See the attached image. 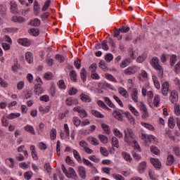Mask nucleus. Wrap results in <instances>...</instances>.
Wrapping results in <instances>:
<instances>
[{
  "label": "nucleus",
  "instance_id": "obj_39",
  "mask_svg": "<svg viewBox=\"0 0 180 180\" xmlns=\"http://www.w3.org/2000/svg\"><path fill=\"white\" fill-rule=\"evenodd\" d=\"M72 122H73L74 126H75L76 127H78L82 124L81 120H79L78 117H74L72 118Z\"/></svg>",
  "mask_w": 180,
  "mask_h": 180
},
{
  "label": "nucleus",
  "instance_id": "obj_53",
  "mask_svg": "<svg viewBox=\"0 0 180 180\" xmlns=\"http://www.w3.org/2000/svg\"><path fill=\"white\" fill-rule=\"evenodd\" d=\"M101 127L105 131L107 134H110V128H109V126L106 124H101Z\"/></svg>",
  "mask_w": 180,
  "mask_h": 180
},
{
  "label": "nucleus",
  "instance_id": "obj_2",
  "mask_svg": "<svg viewBox=\"0 0 180 180\" xmlns=\"http://www.w3.org/2000/svg\"><path fill=\"white\" fill-rule=\"evenodd\" d=\"M151 65L158 72V77L159 78H162L164 76V69L162 66L160 65V60L157 57H153L151 60Z\"/></svg>",
  "mask_w": 180,
  "mask_h": 180
},
{
  "label": "nucleus",
  "instance_id": "obj_52",
  "mask_svg": "<svg viewBox=\"0 0 180 180\" xmlns=\"http://www.w3.org/2000/svg\"><path fill=\"white\" fill-rule=\"evenodd\" d=\"M150 151L155 155H160V150L158 149V148H157V146H151Z\"/></svg>",
  "mask_w": 180,
  "mask_h": 180
},
{
  "label": "nucleus",
  "instance_id": "obj_64",
  "mask_svg": "<svg viewBox=\"0 0 180 180\" xmlns=\"http://www.w3.org/2000/svg\"><path fill=\"white\" fill-rule=\"evenodd\" d=\"M112 176H113L114 179H116V180H124V177H123L120 174H112Z\"/></svg>",
  "mask_w": 180,
  "mask_h": 180
},
{
  "label": "nucleus",
  "instance_id": "obj_46",
  "mask_svg": "<svg viewBox=\"0 0 180 180\" xmlns=\"http://www.w3.org/2000/svg\"><path fill=\"white\" fill-rule=\"evenodd\" d=\"M105 77L106 79H108V81H111L112 82H117V80H116V78L113 77V75L110 74H105Z\"/></svg>",
  "mask_w": 180,
  "mask_h": 180
},
{
  "label": "nucleus",
  "instance_id": "obj_17",
  "mask_svg": "<svg viewBox=\"0 0 180 180\" xmlns=\"http://www.w3.org/2000/svg\"><path fill=\"white\" fill-rule=\"evenodd\" d=\"M12 22H14L15 23L18 22V23H23L25 22L26 19L23 17L21 16H13L11 18Z\"/></svg>",
  "mask_w": 180,
  "mask_h": 180
},
{
  "label": "nucleus",
  "instance_id": "obj_31",
  "mask_svg": "<svg viewBox=\"0 0 180 180\" xmlns=\"http://www.w3.org/2000/svg\"><path fill=\"white\" fill-rule=\"evenodd\" d=\"M83 163L84 164V165L90 167L91 169H95V166H94V163L91 162V161H89V160L83 158Z\"/></svg>",
  "mask_w": 180,
  "mask_h": 180
},
{
  "label": "nucleus",
  "instance_id": "obj_56",
  "mask_svg": "<svg viewBox=\"0 0 180 180\" xmlns=\"http://www.w3.org/2000/svg\"><path fill=\"white\" fill-rule=\"evenodd\" d=\"M11 13H18V6L15 4H11Z\"/></svg>",
  "mask_w": 180,
  "mask_h": 180
},
{
  "label": "nucleus",
  "instance_id": "obj_6",
  "mask_svg": "<svg viewBox=\"0 0 180 180\" xmlns=\"http://www.w3.org/2000/svg\"><path fill=\"white\" fill-rule=\"evenodd\" d=\"M139 68L136 66H130L124 70V74L125 75H133L137 72Z\"/></svg>",
  "mask_w": 180,
  "mask_h": 180
},
{
  "label": "nucleus",
  "instance_id": "obj_51",
  "mask_svg": "<svg viewBox=\"0 0 180 180\" xmlns=\"http://www.w3.org/2000/svg\"><path fill=\"white\" fill-rule=\"evenodd\" d=\"M0 15H1V16L6 15V6L0 5Z\"/></svg>",
  "mask_w": 180,
  "mask_h": 180
},
{
  "label": "nucleus",
  "instance_id": "obj_44",
  "mask_svg": "<svg viewBox=\"0 0 180 180\" xmlns=\"http://www.w3.org/2000/svg\"><path fill=\"white\" fill-rule=\"evenodd\" d=\"M6 162L8 163V167H10V168H13V167H15V161L12 158H7Z\"/></svg>",
  "mask_w": 180,
  "mask_h": 180
},
{
  "label": "nucleus",
  "instance_id": "obj_62",
  "mask_svg": "<svg viewBox=\"0 0 180 180\" xmlns=\"http://www.w3.org/2000/svg\"><path fill=\"white\" fill-rule=\"evenodd\" d=\"M105 60L107 63H110L113 60V55L112 53H108L105 57Z\"/></svg>",
  "mask_w": 180,
  "mask_h": 180
},
{
  "label": "nucleus",
  "instance_id": "obj_43",
  "mask_svg": "<svg viewBox=\"0 0 180 180\" xmlns=\"http://www.w3.org/2000/svg\"><path fill=\"white\" fill-rule=\"evenodd\" d=\"M30 25H31V26H34L35 27H37V26H40V20L35 18L33 20L30 21Z\"/></svg>",
  "mask_w": 180,
  "mask_h": 180
},
{
  "label": "nucleus",
  "instance_id": "obj_8",
  "mask_svg": "<svg viewBox=\"0 0 180 180\" xmlns=\"http://www.w3.org/2000/svg\"><path fill=\"white\" fill-rule=\"evenodd\" d=\"M67 178H72V179H78V175L77 174V172L72 168L70 167L66 174Z\"/></svg>",
  "mask_w": 180,
  "mask_h": 180
},
{
  "label": "nucleus",
  "instance_id": "obj_50",
  "mask_svg": "<svg viewBox=\"0 0 180 180\" xmlns=\"http://www.w3.org/2000/svg\"><path fill=\"white\" fill-rule=\"evenodd\" d=\"M113 133L115 136L117 137H119V139H123V134L120 132V131L117 129H113Z\"/></svg>",
  "mask_w": 180,
  "mask_h": 180
},
{
  "label": "nucleus",
  "instance_id": "obj_41",
  "mask_svg": "<svg viewBox=\"0 0 180 180\" xmlns=\"http://www.w3.org/2000/svg\"><path fill=\"white\" fill-rule=\"evenodd\" d=\"M125 116L127 117L128 120L129 121V123L131 124H134L135 121L134 117L131 116V114L129 112H125Z\"/></svg>",
  "mask_w": 180,
  "mask_h": 180
},
{
  "label": "nucleus",
  "instance_id": "obj_18",
  "mask_svg": "<svg viewBox=\"0 0 180 180\" xmlns=\"http://www.w3.org/2000/svg\"><path fill=\"white\" fill-rule=\"evenodd\" d=\"M24 130L25 131H27V133H30V134H32L33 136L36 134L34 128L32 125L27 124L25 127H24Z\"/></svg>",
  "mask_w": 180,
  "mask_h": 180
},
{
  "label": "nucleus",
  "instance_id": "obj_25",
  "mask_svg": "<svg viewBox=\"0 0 180 180\" xmlns=\"http://www.w3.org/2000/svg\"><path fill=\"white\" fill-rule=\"evenodd\" d=\"M25 60L29 63V64H32L33 63V55L30 52H27L25 53Z\"/></svg>",
  "mask_w": 180,
  "mask_h": 180
},
{
  "label": "nucleus",
  "instance_id": "obj_3",
  "mask_svg": "<svg viewBox=\"0 0 180 180\" xmlns=\"http://www.w3.org/2000/svg\"><path fill=\"white\" fill-rule=\"evenodd\" d=\"M73 111L77 112L81 119H84V117H88V112H86V110L82 109L80 106L75 107L73 108Z\"/></svg>",
  "mask_w": 180,
  "mask_h": 180
},
{
  "label": "nucleus",
  "instance_id": "obj_35",
  "mask_svg": "<svg viewBox=\"0 0 180 180\" xmlns=\"http://www.w3.org/2000/svg\"><path fill=\"white\" fill-rule=\"evenodd\" d=\"M128 108H129V110L131 112V113H133V115H134V116H140L139 111H137V110L134 107H133V105H131V104H129L128 105Z\"/></svg>",
  "mask_w": 180,
  "mask_h": 180
},
{
  "label": "nucleus",
  "instance_id": "obj_45",
  "mask_svg": "<svg viewBox=\"0 0 180 180\" xmlns=\"http://www.w3.org/2000/svg\"><path fill=\"white\" fill-rule=\"evenodd\" d=\"M98 139L101 141V143H103V144H107L108 138L106 137V136H105L103 134H99L98 135Z\"/></svg>",
  "mask_w": 180,
  "mask_h": 180
},
{
  "label": "nucleus",
  "instance_id": "obj_11",
  "mask_svg": "<svg viewBox=\"0 0 180 180\" xmlns=\"http://www.w3.org/2000/svg\"><path fill=\"white\" fill-rule=\"evenodd\" d=\"M77 172L82 179H85L86 178V169H85V167L79 166Z\"/></svg>",
  "mask_w": 180,
  "mask_h": 180
},
{
  "label": "nucleus",
  "instance_id": "obj_19",
  "mask_svg": "<svg viewBox=\"0 0 180 180\" xmlns=\"http://www.w3.org/2000/svg\"><path fill=\"white\" fill-rule=\"evenodd\" d=\"M147 169V162H142L139 164V174H144V171Z\"/></svg>",
  "mask_w": 180,
  "mask_h": 180
},
{
  "label": "nucleus",
  "instance_id": "obj_30",
  "mask_svg": "<svg viewBox=\"0 0 180 180\" xmlns=\"http://www.w3.org/2000/svg\"><path fill=\"white\" fill-rule=\"evenodd\" d=\"M40 11V7L39 6V3L37 1H34V15H39Z\"/></svg>",
  "mask_w": 180,
  "mask_h": 180
},
{
  "label": "nucleus",
  "instance_id": "obj_55",
  "mask_svg": "<svg viewBox=\"0 0 180 180\" xmlns=\"http://www.w3.org/2000/svg\"><path fill=\"white\" fill-rule=\"evenodd\" d=\"M70 77L72 81H75V82L77 81V72H75V70L70 71Z\"/></svg>",
  "mask_w": 180,
  "mask_h": 180
},
{
  "label": "nucleus",
  "instance_id": "obj_15",
  "mask_svg": "<svg viewBox=\"0 0 180 180\" xmlns=\"http://www.w3.org/2000/svg\"><path fill=\"white\" fill-rule=\"evenodd\" d=\"M170 101L174 105L178 102V93L176 91H172L170 96Z\"/></svg>",
  "mask_w": 180,
  "mask_h": 180
},
{
  "label": "nucleus",
  "instance_id": "obj_7",
  "mask_svg": "<svg viewBox=\"0 0 180 180\" xmlns=\"http://www.w3.org/2000/svg\"><path fill=\"white\" fill-rule=\"evenodd\" d=\"M34 91L35 94L38 96H40V95L44 94V89L41 86V84H36L34 87Z\"/></svg>",
  "mask_w": 180,
  "mask_h": 180
},
{
  "label": "nucleus",
  "instance_id": "obj_16",
  "mask_svg": "<svg viewBox=\"0 0 180 180\" xmlns=\"http://www.w3.org/2000/svg\"><path fill=\"white\" fill-rule=\"evenodd\" d=\"M150 162L154 165L155 168H161V161L157 158H150Z\"/></svg>",
  "mask_w": 180,
  "mask_h": 180
},
{
  "label": "nucleus",
  "instance_id": "obj_60",
  "mask_svg": "<svg viewBox=\"0 0 180 180\" xmlns=\"http://www.w3.org/2000/svg\"><path fill=\"white\" fill-rule=\"evenodd\" d=\"M58 86L60 88V89H65V83L63 79H60L58 82Z\"/></svg>",
  "mask_w": 180,
  "mask_h": 180
},
{
  "label": "nucleus",
  "instance_id": "obj_20",
  "mask_svg": "<svg viewBox=\"0 0 180 180\" xmlns=\"http://www.w3.org/2000/svg\"><path fill=\"white\" fill-rule=\"evenodd\" d=\"M112 116L117 120H120V122L123 121V115H122V113L117 110H114L112 112Z\"/></svg>",
  "mask_w": 180,
  "mask_h": 180
},
{
  "label": "nucleus",
  "instance_id": "obj_47",
  "mask_svg": "<svg viewBox=\"0 0 180 180\" xmlns=\"http://www.w3.org/2000/svg\"><path fill=\"white\" fill-rule=\"evenodd\" d=\"M141 124L143 126V127H146V129H148V130H151L152 131H154L155 129L154 127L150 124H147L146 122H141Z\"/></svg>",
  "mask_w": 180,
  "mask_h": 180
},
{
  "label": "nucleus",
  "instance_id": "obj_54",
  "mask_svg": "<svg viewBox=\"0 0 180 180\" xmlns=\"http://www.w3.org/2000/svg\"><path fill=\"white\" fill-rule=\"evenodd\" d=\"M175 63H176V55H172L170 56V65H171V67H174V65H175Z\"/></svg>",
  "mask_w": 180,
  "mask_h": 180
},
{
  "label": "nucleus",
  "instance_id": "obj_27",
  "mask_svg": "<svg viewBox=\"0 0 180 180\" xmlns=\"http://www.w3.org/2000/svg\"><path fill=\"white\" fill-rule=\"evenodd\" d=\"M98 86L101 89H107V88H110V84L108 82H100L98 83Z\"/></svg>",
  "mask_w": 180,
  "mask_h": 180
},
{
  "label": "nucleus",
  "instance_id": "obj_36",
  "mask_svg": "<svg viewBox=\"0 0 180 180\" xmlns=\"http://www.w3.org/2000/svg\"><path fill=\"white\" fill-rule=\"evenodd\" d=\"M137 105H138L141 112H146L148 110H147V107H146V105L144 104V103L140 101L137 103Z\"/></svg>",
  "mask_w": 180,
  "mask_h": 180
},
{
  "label": "nucleus",
  "instance_id": "obj_12",
  "mask_svg": "<svg viewBox=\"0 0 180 180\" xmlns=\"http://www.w3.org/2000/svg\"><path fill=\"white\" fill-rule=\"evenodd\" d=\"M169 91V83L168 82H165L162 84V92L164 96H167L168 95V92Z\"/></svg>",
  "mask_w": 180,
  "mask_h": 180
},
{
  "label": "nucleus",
  "instance_id": "obj_63",
  "mask_svg": "<svg viewBox=\"0 0 180 180\" xmlns=\"http://www.w3.org/2000/svg\"><path fill=\"white\" fill-rule=\"evenodd\" d=\"M174 71V72H176V74H179V72H180V61H179L175 65Z\"/></svg>",
  "mask_w": 180,
  "mask_h": 180
},
{
  "label": "nucleus",
  "instance_id": "obj_34",
  "mask_svg": "<svg viewBox=\"0 0 180 180\" xmlns=\"http://www.w3.org/2000/svg\"><path fill=\"white\" fill-rule=\"evenodd\" d=\"M168 127L169 129H174L175 127V120H174V117H170L169 118Z\"/></svg>",
  "mask_w": 180,
  "mask_h": 180
},
{
  "label": "nucleus",
  "instance_id": "obj_61",
  "mask_svg": "<svg viewBox=\"0 0 180 180\" xmlns=\"http://www.w3.org/2000/svg\"><path fill=\"white\" fill-rule=\"evenodd\" d=\"M55 58L57 59L59 63H64V60H65V58L63 55L56 54Z\"/></svg>",
  "mask_w": 180,
  "mask_h": 180
},
{
  "label": "nucleus",
  "instance_id": "obj_21",
  "mask_svg": "<svg viewBox=\"0 0 180 180\" xmlns=\"http://www.w3.org/2000/svg\"><path fill=\"white\" fill-rule=\"evenodd\" d=\"M79 98L82 102L85 103H89L91 101V97L85 94H81Z\"/></svg>",
  "mask_w": 180,
  "mask_h": 180
},
{
  "label": "nucleus",
  "instance_id": "obj_9",
  "mask_svg": "<svg viewBox=\"0 0 180 180\" xmlns=\"http://www.w3.org/2000/svg\"><path fill=\"white\" fill-rule=\"evenodd\" d=\"M17 42L18 44H20V46H24L25 47H29V46L32 44V41L27 38H20L17 40Z\"/></svg>",
  "mask_w": 180,
  "mask_h": 180
},
{
  "label": "nucleus",
  "instance_id": "obj_4",
  "mask_svg": "<svg viewBox=\"0 0 180 180\" xmlns=\"http://www.w3.org/2000/svg\"><path fill=\"white\" fill-rule=\"evenodd\" d=\"M160 101L161 100L160 99V96L155 95L153 98V102H151L150 100H148V105L150 108H158L160 106Z\"/></svg>",
  "mask_w": 180,
  "mask_h": 180
},
{
  "label": "nucleus",
  "instance_id": "obj_59",
  "mask_svg": "<svg viewBox=\"0 0 180 180\" xmlns=\"http://www.w3.org/2000/svg\"><path fill=\"white\" fill-rule=\"evenodd\" d=\"M122 155L126 161H129V162L131 161V156H130V154L127 152H123Z\"/></svg>",
  "mask_w": 180,
  "mask_h": 180
},
{
  "label": "nucleus",
  "instance_id": "obj_38",
  "mask_svg": "<svg viewBox=\"0 0 180 180\" xmlns=\"http://www.w3.org/2000/svg\"><path fill=\"white\" fill-rule=\"evenodd\" d=\"M80 77L83 82H85V81H86V70H85V68H82L81 70Z\"/></svg>",
  "mask_w": 180,
  "mask_h": 180
},
{
  "label": "nucleus",
  "instance_id": "obj_48",
  "mask_svg": "<svg viewBox=\"0 0 180 180\" xmlns=\"http://www.w3.org/2000/svg\"><path fill=\"white\" fill-rule=\"evenodd\" d=\"M100 153L104 157H108V155H109V152L108 151V149H106V148L101 147L100 148Z\"/></svg>",
  "mask_w": 180,
  "mask_h": 180
},
{
  "label": "nucleus",
  "instance_id": "obj_1",
  "mask_svg": "<svg viewBox=\"0 0 180 180\" xmlns=\"http://www.w3.org/2000/svg\"><path fill=\"white\" fill-rule=\"evenodd\" d=\"M124 141L127 144L131 145L133 144L134 147L140 151V146H139V143L136 141V135L134 134V131L133 129L129 127H127L124 130Z\"/></svg>",
  "mask_w": 180,
  "mask_h": 180
},
{
  "label": "nucleus",
  "instance_id": "obj_10",
  "mask_svg": "<svg viewBox=\"0 0 180 180\" xmlns=\"http://www.w3.org/2000/svg\"><path fill=\"white\" fill-rule=\"evenodd\" d=\"M131 98L135 103H139V90L137 89L134 88L131 92Z\"/></svg>",
  "mask_w": 180,
  "mask_h": 180
},
{
  "label": "nucleus",
  "instance_id": "obj_40",
  "mask_svg": "<svg viewBox=\"0 0 180 180\" xmlns=\"http://www.w3.org/2000/svg\"><path fill=\"white\" fill-rule=\"evenodd\" d=\"M112 146L116 148H119V139L116 136L112 138Z\"/></svg>",
  "mask_w": 180,
  "mask_h": 180
},
{
  "label": "nucleus",
  "instance_id": "obj_57",
  "mask_svg": "<svg viewBox=\"0 0 180 180\" xmlns=\"http://www.w3.org/2000/svg\"><path fill=\"white\" fill-rule=\"evenodd\" d=\"M89 141L92 146H99V141L96 138H91Z\"/></svg>",
  "mask_w": 180,
  "mask_h": 180
},
{
  "label": "nucleus",
  "instance_id": "obj_22",
  "mask_svg": "<svg viewBox=\"0 0 180 180\" xmlns=\"http://www.w3.org/2000/svg\"><path fill=\"white\" fill-rule=\"evenodd\" d=\"M30 150L32 151V157L33 160H39V157H37V152H36V147L34 145L30 146Z\"/></svg>",
  "mask_w": 180,
  "mask_h": 180
},
{
  "label": "nucleus",
  "instance_id": "obj_28",
  "mask_svg": "<svg viewBox=\"0 0 180 180\" xmlns=\"http://www.w3.org/2000/svg\"><path fill=\"white\" fill-rule=\"evenodd\" d=\"M152 79L153 81V84L157 89H160V82L158 81V78L155 75L152 76Z\"/></svg>",
  "mask_w": 180,
  "mask_h": 180
},
{
  "label": "nucleus",
  "instance_id": "obj_13",
  "mask_svg": "<svg viewBox=\"0 0 180 180\" xmlns=\"http://www.w3.org/2000/svg\"><path fill=\"white\" fill-rule=\"evenodd\" d=\"M142 95L143 96H148L149 99H153L154 98V94L152 91H147V89L143 88L142 89Z\"/></svg>",
  "mask_w": 180,
  "mask_h": 180
},
{
  "label": "nucleus",
  "instance_id": "obj_37",
  "mask_svg": "<svg viewBox=\"0 0 180 180\" xmlns=\"http://www.w3.org/2000/svg\"><path fill=\"white\" fill-rule=\"evenodd\" d=\"M91 113L94 116L100 119H103V117H105V115H102L101 112L96 110H92Z\"/></svg>",
  "mask_w": 180,
  "mask_h": 180
},
{
  "label": "nucleus",
  "instance_id": "obj_49",
  "mask_svg": "<svg viewBox=\"0 0 180 180\" xmlns=\"http://www.w3.org/2000/svg\"><path fill=\"white\" fill-rule=\"evenodd\" d=\"M73 155L75 158H76L77 161H78V162H81V161H82V160L81 159V155H79L78 151H77L76 150H73Z\"/></svg>",
  "mask_w": 180,
  "mask_h": 180
},
{
  "label": "nucleus",
  "instance_id": "obj_24",
  "mask_svg": "<svg viewBox=\"0 0 180 180\" xmlns=\"http://www.w3.org/2000/svg\"><path fill=\"white\" fill-rule=\"evenodd\" d=\"M131 63V59L130 58H126L125 60H122L120 63V66L121 68H126L129 64Z\"/></svg>",
  "mask_w": 180,
  "mask_h": 180
},
{
  "label": "nucleus",
  "instance_id": "obj_32",
  "mask_svg": "<svg viewBox=\"0 0 180 180\" xmlns=\"http://www.w3.org/2000/svg\"><path fill=\"white\" fill-rule=\"evenodd\" d=\"M104 101L110 108H112V109H115V108H116V105H115V104L112 103V101H110V98H109V97H105Z\"/></svg>",
  "mask_w": 180,
  "mask_h": 180
},
{
  "label": "nucleus",
  "instance_id": "obj_29",
  "mask_svg": "<svg viewBox=\"0 0 180 180\" xmlns=\"http://www.w3.org/2000/svg\"><path fill=\"white\" fill-rule=\"evenodd\" d=\"M148 139L149 143H153V144H158V139L153 135H148Z\"/></svg>",
  "mask_w": 180,
  "mask_h": 180
},
{
  "label": "nucleus",
  "instance_id": "obj_26",
  "mask_svg": "<svg viewBox=\"0 0 180 180\" xmlns=\"http://www.w3.org/2000/svg\"><path fill=\"white\" fill-rule=\"evenodd\" d=\"M29 33L30 34H31V36H39V34H40V30H39V29L37 28H32L29 30Z\"/></svg>",
  "mask_w": 180,
  "mask_h": 180
},
{
  "label": "nucleus",
  "instance_id": "obj_42",
  "mask_svg": "<svg viewBox=\"0 0 180 180\" xmlns=\"http://www.w3.org/2000/svg\"><path fill=\"white\" fill-rule=\"evenodd\" d=\"M51 140H56L57 138V130L56 129H52L50 132Z\"/></svg>",
  "mask_w": 180,
  "mask_h": 180
},
{
  "label": "nucleus",
  "instance_id": "obj_33",
  "mask_svg": "<svg viewBox=\"0 0 180 180\" xmlns=\"http://www.w3.org/2000/svg\"><path fill=\"white\" fill-rule=\"evenodd\" d=\"M17 117H20V113H11L6 116V118L10 120H13V119H16Z\"/></svg>",
  "mask_w": 180,
  "mask_h": 180
},
{
  "label": "nucleus",
  "instance_id": "obj_23",
  "mask_svg": "<svg viewBox=\"0 0 180 180\" xmlns=\"http://www.w3.org/2000/svg\"><path fill=\"white\" fill-rule=\"evenodd\" d=\"M174 160H175V159L174 158V155H169L167 158L166 165L171 167V165H172V164H174Z\"/></svg>",
  "mask_w": 180,
  "mask_h": 180
},
{
  "label": "nucleus",
  "instance_id": "obj_5",
  "mask_svg": "<svg viewBox=\"0 0 180 180\" xmlns=\"http://www.w3.org/2000/svg\"><path fill=\"white\" fill-rule=\"evenodd\" d=\"M89 71L91 72V77L93 79H99V75H98V73L95 72L96 71V64L93 63L89 67Z\"/></svg>",
  "mask_w": 180,
  "mask_h": 180
},
{
  "label": "nucleus",
  "instance_id": "obj_14",
  "mask_svg": "<svg viewBox=\"0 0 180 180\" xmlns=\"http://www.w3.org/2000/svg\"><path fill=\"white\" fill-rule=\"evenodd\" d=\"M118 93L120 95H122L123 98H125V99L129 98V93L127 92V90L123 87L118 88Z\"/></svg>",
  "mask_w": 180,
  "mask_h": 180
},
{
  "label": "nucleus",
  "instance_id": "obj_58",
  "mask_svg": "<svg viewBox=\"0 0 180 180\" xmlns=\"http://www.w3.org/2000/svg\"><path fill=\"white\" fill-rule=\"evenodd\" d=\"M50 4H51V0H47V1L44 3V6H43V7H42V11H43V12H46V9H49V6H50Z\"/></svg>",
  "mask_w": 180,
  "mask_h": 180
}]
</instances>
